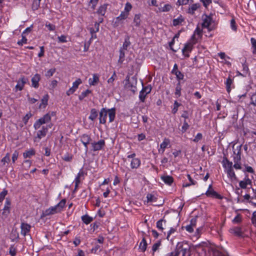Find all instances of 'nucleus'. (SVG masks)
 Listing matches in <instances>:
<instances>
[{"label": "nucleus", "mask_w": 256, "mask_h": 256, "mask_svg": "<svg viewBox=\"0 0 256 256\" xmlns=\"http://www.w3.org/2000/svg\"><path fill=\"white\" fill-rule=\"evenodd\" d=\"M200 7V4H192L189 7L188 12L191 14H194V12L197 10Z\"/></svg>", "instance_id": "25"}, {"label": "nucleus", "mask_w": 256, "mask_h": 256, "mask_svg": "<svg viewBox=\"0 0 256 256\" xmlns=\"http://www.w3.org/2000/svg\"><path fill=\"white\" fill-rule=\"evenodd\" d=\"M55 115L56 113L54 112L46 114L42 117L36 121L34 124V128L35 130H38L40 128L42 125L48 123L51 120L52 116H54Z\"/></svg>", "instance_id": "3"}, {"label": "nucleus", "mask_w": 256, "mask_h": 256, "mask_svg": "<svg viewBox=\"0 0 256 256\" xmlns=\"http://www.w3.org/2000/svg\"><path fill=\"white\" fill-rule=\"evenodd\" d=\"M232 162H229L227 158L225 157V168L228 167V176L232 180H234L236 179V177L232 168Z\"/></svg>", "instance_id": "8"}, {"label": "nucleus", "mask_w": 256, "mask_h": 256, "mask_svg": "<svg viewBox=\"0 0 256 256\" xmlns=\"http://www.w3.org/2000/svg\"><path fill=\"white\" fill-rule=\"evenodd\" d=\"M130 44L131 43L130 40V36H127L124 38V42L122 44V46L120 48L124 50H126L128 48L130 45Z\"/></svg>", "instance_id": "27"}, {"label": "nucleus", "mask_w": 256, "mask_h": 256, "mask_svg": "<svg viewBox=\"0 0 256 256\" xmlns=\"http://www.w3.org/2000/svg\"><path fill=\"white\" fill-rule=\"evenodd\" d=\"M189 127H190L189 124H188V122L185 120L184 122V124L182 128V132H186V130L189 128Z\"/></svg>", "instance_id": "60"}, {"label": "nucleus", "mask_w": 256, "mask_h": 256, "mask_svg": "<svg viewBox=\"0 0 256 256\" xmlns=\"http://www.w3.org/2000/svg\"><path fill=\"white\" fill-rule=\"evenodd\" d=\"M242 144H234L232 146L234 161L240 162L241 159Z\"/></svg>", "instance_id": "7"}, {"label": "nucleus", "mask_w": 256, "mask_h": 256, "mask_svg": "<svg viewBox=\"0 0 256 256\" xmlns=\"http://www.w3.org/2000/svg\"><path fill=\"white\" fill-rule=\"evenodd\" d=\"M242 73L240 74V75L242 76H249L250 74L249 69L248 68V66L246 64H242Z\"/></svg>", "instance_id": "33"}, {"label": "nucleus", "mask_w": 256, "mask_h": 256, "mask_svg": "<svg viewBox=\"0 0 256 256\" xmlns=\"http://www.w3.org/2000/svg\"><path fill=\"white\" fill-rule=\"evenodd\" d=\"M120 54H119V58L118 60V63L120 64H122L125 58V52L124 50L122 49H120L119 50Z\"/></svg>", "instance_id": "35"}, {"label": "nucleus", "mask_w": 256, "mask_h": 256, "mask_svg": "<svg viewBox=\"0 0 256 256\" xmlns=\"http://www.w3.org/2000/svg\"><path fill=\"white\" fill-rule=\"evenodd\" d=\"M102 246L99 244H96L94 248L91 250V252L93 254H96L98 252L101 250Z\"/></svg>", "instance_id": "49"}, {"label": "nucleus", "mask_w": 256, "mask_h": 256, "mask_svg": "<svg viewBox=\"0 0 256 256\" xmlns=\"http://www.w3.org/2000/svg\"><path fill=\"white\" fill-rule=\"evenodd\" d=\"M98 116V112L96 108H92L90 110V116L88 118L92 121H94Z\"/></svg>", "instance_id": "31"}, {"label": "nucleus", "mask_w": 256, "mask_h": 256, "mask_svg": "<svg viewBox=\"0 0 256 256\" xmlns=\"http://www.w3.org/2000/svg\"><path fill=\"white\" fill-rule=\"evenodd\" d=\"M226 90L229 93L232 88H234V86L233 84V79L228 77L226 80Z\"/></svg>", "instance_id": "24"}, {"label": "nucleus", "mask_w": 256, "mask_h": 256, "mask_svg": "<svg viewBox=\"0 0 256 256\" xmlns=\"http://www.w3.org/2000/svg\"><path fill=\"white\" fill-rule=\"evenodd\" d=\"M181 86L180 83L179 82L177 84L176 88V92H174V94L176 98H178L181 96Z\"/></svg>", "instance_id": "39"}, {"label": "nucleus", "mask_w": 256, "mask_h": 256, "mask_svg": "<svg viewBox=\"0 0 256 256\" xmlns=\"http://www.w3.org/2000/svg\"><path fill=\"white\" fill-rule=\"evenodd\" d=\"M250 42L252 44V53L254 54H256V39L254 38H250Z\"/></svg>", "instance_id": "40"}, {"label": "nucleus", "mask_w": 256, "mask_h": 256, "mask_svg": "<svg viewBox=\"0 0 256 256\" xmlns=\"http://www.w3.org/2000/svg\"><path fill=\"white\" fill-rule=\"evenodd\" d=\"M52 124H48L46 126H42L41 130H38L36 132V136L34 138V142H39L40 140L46 136L48 128H50Z\"/></svg>", "instance_id": "6"}, {"label": "nucleus", "mask_w": 256, "mask_h": 256, "mask_svg": "<svg viewBox=\"0 0 256 256\" xmlns=\"http://www.w3.org/2000/svg\"><path fill=\"white\" fill-rule=\"evenodd\" d=\"M162 180L166 184L171 186L174 182V178L170 176H161Z\"/></svg>", "instance_id": "22"}, {"label": "nucleus", "mask_w": 256, "mask_h": 256, "mask_svg": "<svg viewBox=\"0 0 256 256\" xmlns=\"http://www.w3.org/2000/svg\"><path fill=\"white\" fill-rule=\"evenodd\" d=\"M166 222V220L164 219H160V220H158L156 222V228L161 230H162L164 229L162 228V222Z\"/></svg>", "instance_id": "51"}, {"label": "nucleus", "mask_w": 256, "mask_h": 256, "mask_svg": "<svg viewBox=\"0 0 256 256\" xmlns=\"http://www.w3.org/2000/svg\"><path fill=\"white\" fill-rule=\"evenodd\" d=\"M140 14H136L134 16V26L136 27H139L140 25L141 20H140Z\"/></svg>", "instance_id": "34"}, {"label": "nucleus", "mask_w": 256, "mask_h": 256, "mask_svg": "<svg viewBox=\"0 0 256 256\" xmlns=\"http://www.w3.org/2000/svg\"><path fill=\"white\" fill-rule=\"evenodd\" d=\"M45 26L50 31H54L56 30V26L48 22H46Z\"/></svg>", "instance_id": "56"}, {"label": "nucleus", "mask_w": 256, "mask_h": 256, "mask_svg": "<svg viewBox=\"0 0 256 256\" xmlns=\"http://www.w3.org/2000/svg\"><path fill=\"white\" fill-rule=\"evenodd\" d=\"M80 140L82 142H90L92 141L91 137L87 134H83L80 136Z\"/></svg>", "instance_id": "28"}, {"label": "nucleus", "mask_w": 256, "mask_h": 256, "mask_svg": "<svg viewBox=\"0 0 256 256\" xmlns=\"http://www.w3.org/2000/svg\"><path fill=\"white\" fill-rule=\"evenodd\" d=\"M92 93V91L90 90H86V91L83 92L78 96V98L80 100H83L86 97L88 96L89 94Z\"/></svg>", "instance_id": "38"}, {"label": "nucleus", "mask_w": 256, "mask_h": 256, "mask_svg": "<svg viewBox=\"0 0 256 256\" xmlns=\"http://www.w3.org/2000/svg\"><path fill=\"white\" fill-rule=\"evenodd\" d=\"M48 94L45 95L42 99L41 104H40V107L43 105L44 107L45 108L48 104Z\"/></svg>", "instance_id": "45"}, {"label": "nucleus", "mask_w": 256, "mask_h": 256, "mask_svg": "<svg viewBox=\"0 0 256 256\" xmlns=\"http://www.w3.org/2000/svg\"><path fill=\"white\" fill-rule=\"evenodd\" d=\"M147 94L143 92L140 91L139 94V98L141 102H144L145 101V98Z\"/></svg>", "instance_id": "62"}, {"label": "nucleus", "mask_w": 256, "mask_h": 256, "mask_svg": "<svg viewBox=\"0 0 256 256\" xmlns=\"http://www.w3.org/2000/svg\"><path fill=\"white\" fill-rule=\"evenodd\" d=\"M179 6L186 5L190 2L191 4L193 2V0H178V2Z\"/></svg>", "instance_id": "52"}, {"label": "nucleus", "mask_w": 256, "mask_h": 256, "mask_svg": "<svg viewBox=\"0 0 256 256\" xmlns=\"http://www.w3.org/2000/svg\"><path fill=\"white\" fill-rule=\"evenodd\" d=\"M31 226L25 222H22L20 225L21 234L24 236H26L30 232Z\"/></svg>", "instance_id": "13"}, {"label": "nucleus", "mask_w": 256, "mask_h": 256, "mask_svg": "<svg viewBox=\"0 0 256 256\" xmlns=\"http://www.w3.org/2000/svg\"><path fill=\"white\" fill-rule=\"evenodd\" d=\"M170 144V140L166 138H164L162 142L160 144V148L158 150L159 153H160V150H162V154H163L165 150V149Z\"/></svg>", "instance_id": "20"}, {"label": "nucleus", "mask_w": 256, "mask_h": 256, "mask_svg": "<svg viewBox=\"0 0 256 256\" xmlns=\"http://www.w3.org/2000/svg\"><path fill=\"white\" fill-rule=\"evenodd\" d=\"M56 68H52L48 70L45 74V76L48 78H50L53 76L54 73L56 72Z\"/></svg>", "instance_id": "44"}, {"label": "nucleus", "mask_w": 256, "mask_h": 256, "mask_svg": "<svg viewBox=\"0 0 256 256\" xmlns=\"http://www.w3.org/2000/svg\"><path fill=\"white\" fill-rule=\"evenodd\" d=\"M181 105V104L178 102L176 100H175L174 104V108L172 110V113L173 114H176L178 110V107Z\"/></svg>", "instance_id": "43"}, {"label": "nucleus", "mask_w": 256, "mask_h": 256, "mask_svg": "<svg viewBox=\"0 0 256 256\" xmlns=\"http://www.w3.org/2000/svg\"><path fill=\"white\" fill-rule=\"evenodd\" d=\"M184 19L183 16L180 15L178 18H174L172 20V24L174 26H177L182 24Z\"/></svg>", "instance_id": "29"}, {"label": "nucleus", "mask_w": 256, "mask_h": 256, "mask_svg": "<svg viewBox=\"0 0 256 256\" xmlns=\"http://www.w3.org/2000/svg\"><path fill=\"white\" fill-rule=\"evenodd\" d=\"M146 246H147L146 241L145 238H144L140 244L139 248L142 252H144L146 251Z\"/></svg>", "instance_id": "36"}, {"label": "nucleus", "mask_w": 256, "mask_h": 256, "mask_svg": "<svg viewBox=\"0 0 256 256\" xmlns=\"http://www.w3.org/2000/svg\"><path fill=\"white\" fill-rule=\"evenodd\" d=\"M140 164V160L138 158H132L130 162V166L132 168H138Z\"/></svg>", "instance_id": "23"}, {"label": "nucleus", "mask_w": 256, "mask_h": 256, "mask_svg": "<svg viewBox=\"0 0 256 256\" xmlns=\"http://www.w3.org/2000/svg\"><path fill=\"white\" fill-rule=\"evenodd\" d=\"M92 150L94 152L100 150L105 146L104 140H100L98 142H91Z\"/></svg>", "instance_id": "10"}, {"label": "nucleus", "mask_w": 256, "mask_h": 256, "mask_svg": "<svg viewBox=\"0 0 256 256\" xmlns=\"http://www.w3.org/2000/svg\"><path fill=\"white\" fill-rule=\"evenodd\" d=\"M250 104L256 107V92L250 97Z\"/></svg>", "instance_id": "50"}, {"label": "nucleus", "mask_w": 256, "mask_h": 256, "mask_svg": "<svg viewBox=\"0 0 256 256\" xmlns=\"http://www.w3.org/2000/svg\"><path fill=\"white\" fill-rule=\"evenodd\" d=\"M226 20L230 22V28L234 32L237 30V25L236 22L235 18L231 15L228 14L226 16Z\"/></svg>", "instance_id": "14"}, {"label": "nucleus", "mask_w": 256, "mask_h": 256, "mask_svg": "<svg viewBox=\"0 0 256 256\" xmlns=\"http://www.w3.org/2000/svg\"><path fill=\"white\" fill-rule=\"evenodd\" d=\"M99 82V76L98 74H94L92 75V78H90L88 83L90 86H96Z\"/></svg>", "instance_id": "21"}, {"label": "nucleus", "mask_w": 256, "mask_h": 256, "mask_svg": "<svg viewBox=\"0 0 256 256\" xmlns=\"http://www.w3.org/2000/svg\"><path fill=\"white\" fill-rule=\"evenodd\" d=\"M174 74L176 76V78L178 80H182L184 79V75L180 71L174 72Z\"/></svg>", "instance_id": "63"}, {"label": "nucleus", "mask_w": 256, "mask_h": 256, "mask_svg": "<svg viewBox=\"0 0 256 256\" xmlns=\"http://www.w3.org/2000/svg\"><path fill=\"white\" fill-rule=\"evenodd\" d=\"M82 83V81L80 78H78L76 80L75 82H74L72 84V87L75 89L76 90L79 85Z\"/></svg>", "instance_id": "57"}, {"label": "nucleus", "mask_w": 256, "mask_h": 256, "mask_svg": "<svg viewBox=\"0 0 256 256\" xmlns=\"http://www.w3.org/2000/svg\"><path fill=\"white\" fill-rule=\"evenodd\" d=\"M128 16L126 14H124V12H121L120 15L116 18L113 21V25L114 27H118L120 24H122L123 23V20H126Z\"/></svg>", "instance_id": "9"}, {"label": "nucleus", "mask_w": 256, "mask_h": 256, "mask_svg": "<svg viewBox=\"0 0 256 256\" xmlns=\"http://www.w3.org/2000/svg\"><path fill=\"white\" fill-rule=\"evenodd\" d=\"M137 78L135 76L130 78V76L128 75L124 80V88L126 90L130 91L134 94L137 91Z\"/></svg>", "instance_id": "2"}, {"label": "nucleus", "mask_w": 256, "mask_h": 256, "mask_svg": "<svg viewBox=\"0 0 256 256\" xmlns=\"http://www.w3.org/2000/svg\"><path fill=\"white\" fill-rule=\"evenodd\" d=\"M22 38L18 42V44L19 46H22L23 44H26L28 40L26 38V35L24 34H22Z\"/></svg>", "instance_id": "53"}, {"label": "nucleus", "mask_w": 256, "mask_h": 256, "mask_svg": "<svg viewBox=\"0 0 256 256\" xmlns=\"http://www.w3.org/2000/svg\"><path fill=\"white\" fill-rule=\"evenodd\" d=\"M10 162V154L9 153H7L5 156L4 157L2 160L1 162L2 163L3 165H5L6 163H8Z\"/></svg>", "instance_id": "46"}, {"label": "nucleus", "mask_w": 256, "mask_h": 256, "mask_svg": "<svg viewBox=\"0 0 256 256\" xmlns=\"http://www.w3.org/2000/svg\"><path fill=\"white\" fill-rule=\"evenodd\" d=\"M8 194V190L6 189H4L0 193V202H2L4 199L5 196Z\"/></svg>", "instance_id": "59"}, {"label": "nucleus", "mask_w": 256, "mask_h": 256, "mask_svg": "<svg viewBox=\"0 0 256 256\" xmlns=\"http://www.w3.org/2000/svg\"><path fill=\"white\" fill-rule=\"evenodd\" d=\"M66 203V199H62L58 204L54 206H52L45 211V214L46 216L54 214L61 212L64 207Z\"/></svg>", "instance_id": "4"}, {"label": "nucleus", "mask_w": 256, "mask_h": 256, "mask_svg": "<svg viewBox=\"0 0 256 256\" xmlns=\"http://www.w3.org/2000/svg\"><path fill=\"white\" fill-rule=\"evenodd\" d=\"M251 222L252 224L254 226H256V210L254 211L252 216L251 218Z\"/></svg>", "instance_id": "61"}, {"label": "nucleus", "mask_w": 256, "mask_h": 256, "mask_svg": "<svg viewBox=\"0 0 256 256\" xmlns=\"http://www.w3.org/2000/svg\"><path fill=\"white\" fill-rule=\"evenodd\" d=\"M82 220L84 224H88L92 221L93 218L87 214H86L82 216Z\"/></svg>", "instance_id": "37"}, {"label": "nucleus", "mask_w": 256, "mask_h": 256, "mask_svg": "<svg viewBox=\"0 0 256 256\" xmlns=\"http://www.w3.org/2000/svg\"><path fill=\"white\" fill-rule=\"evenodd\" d=\"M172 256H190V248H184L182 246H178L174 251L170 252Z\"/></svg>", "instance_id": "5"}, {"label": "nucleus", "mask_w": 256, "mask_h": 256, "mask_svg": "<svg viewBox=\"0 0 256 256\" xmlns=\"http://www.w3.org/2000/svg\"><path fill=\"white\" fill-rule=\"evenodd\" d=\"M161 245V242L160 240L158 241L156 243H155L152 248V250L154 252H156Z\"/></svg>", "instance_id": "64"}, {"label": "nucleus", "mask_w": 256, "mask_h": 256, "mask_svg": "<svg viewBox=\"0 0 256 256\" xmlns=\"http://www.w3.org/2000/svg\"><path fill=\"white\" fill-rule=\"evenodd\" d=\"M36 151L34 149L31 148L28 150L26 151V152L23 153V156L24 158H31L32 156L35 155Z\"/></svg>", "instance_id": "30"}, {"label": "nucleus", "mask_w": 256, "mask_h": 256, "mask_svg": "<svg viewBox=\"0 0 256 256\" xmlns=\"http://www.w3.org/2000/svg\"><path fill=\"white\" fill-rule=\"evenodd\" d=\"M248 185L252 186V181L248 178V175L246 174L244 180L240 182L239 186L241 188L246 189Z\"/></svg>", "instance_id": "12"}, {"label": "nucleus", "mask_w": 256, "mask_h": 256, "mask_svg": "<svg viewBox=\"0 0 256 256\" xmlns=\"http://www.w3.org/2000/svg\"><path fill=\"white\" fill-rule=\"evenodd\" d=\"M229 232L230 234H234L238 237H242L243 232L240 227L235 226L230 229Z\"/></svg>", "instance_id": "16"}, {"label": "nucleus", "mask_w": 256, "mask_h": 256, "mask_svg": "<svg viewBox=\"0 0 256 256\" xmlns=\"http://www.w3.org/2000/svg\"><path fill=\"white\" fill-rule=\"evenodd\" d=\"M11 204V202L10 200L8 198H6V200L5 202L4 206L3 208V212H2V214L3 216H7L8 214L10 212V206Z\"/></svg>", "instance_id": "17"}, {"label": "nucleus", "mask_w": 256, "mask_h": 256, "mask_svg": "<svg viewBox=\"0 0 256 256\" xmlns=\"http://www.w3.org/2000/svg\"><path fill=\"white\" fill-rule=\"evenodd\" d=\"M147 202H155L157 200V198L154 195L148 194L146 196Z\"/></svg>", "instance_id": "42"}, {"label": "nucleus", "mask_w": 256, "mask_h": 256, "mask_svg": "<svg viewBox=\"0 0 256 256\" xmlns=\"http://www.w3.org/2000/svg\"><path fill=\"white\" fill-rule=\"evenodd\" d=\"M216 192L212 189V185L210 184L208 189L206 190L205 194L208 197L214 198L216 194Z\"/></svg>", "instance_id": "26"}, {"label": "nucleus", "mask_w": 256, "mask_h": 256, "mask_svg": "<svg viewBox=\"0 0 256 256\" xmlns=\"http://www.w3.org/2000/svg\"><path fill=\"white\" fill-rule=\"evenodd\" d=\"M202 18L203 20V22L202 23V26L203 28H208L212 20V18L210 16L204 15L202 16Z\"/></svg>", "instance_id": "18"}, {"label": "nucleus", "mask_w": 256, "mask_h": 256, "mask_svg": "<svg viewBox=\"0 0 256 256\" xmlns=\"http://www.w3.org/2000/svg\"><path fill=\"white\" fill-rule=\"evenodd\" d=\"M9 253L11 256H16V248L14 246V245L10 246L9 248Z\"/></svg>", "instance_id": "55"}, {"label": "nucleus", "mask_w": 256, "mask_h": 256, "mask_svg": "<svg viewBox=\"0 0 256 256\" xmlns=\"http://www.w3.org/2000/svg\"><path fill=\"white\" fill-rule=\"evenodd\" d=\"M108 6V4H104L100 6L97 11V13L102 16H104L106 12Z\"/></svg>", "instance_id": "32"}, {"label": "nucleus", "mask_w": 256, "mask_h": 256, "mask_svg": "<svg viewBox=\"0 0 256 256\" xmlns=\"http://www.w3.org/2000/svg\"><path fill=\"white\" fill-rule=\"evenodd\" d=\"M28 80V79L26 78L24 76H22L18 80V84L15 87L16 88L19 90H22L23 89L24 84L26 83Z\"/></svg>", "instance_id": "15"}, {"label": "nucleus", "mask_w": 256, "mask_h": 256, "mask_svg": "<svg viewBox=\"0 0 256 256\" xmlns=\"http://www.w3.org/2000/svg\"><path fill=\"white\" fill-rule=\"evenodd\" d=\"M40 80V76L39 74H36L32 78V86L34 88H38L39 86V82Z\"/></svg>", "instance_id": "19"}, {"label": "nucleus", "mask_w": 256, "mask_h": 256, "mask_svg": "<svg viewBox=\"0 0 256 256\" xmlns=\"http://www.w3.org/2000/svg\"><path fill=\"white\" fill-rule=\"evenodd\" d=\"M116 114V108H113L110 109L102 108L100 112V123L105 124L106 122L107 116H108L109 122H112L115 118Z\"/></svg>", "instance_id": "1"}, {"label": "nucleus", "mask_w": 256, "mask_h": 256, "mask_svg": "<svg viewBox=\"0 0 256 256\" xmlns=\"http://www.w3.org/2000/svg\"><path fill=\"white\" fill-rule=\"evenodd\" d=\"M132 8V4L128 2L126 3L125 8H124V11L122 12H124V14H126L128 16L129 15V12L131 10Z\"/></svg>", "instance_id": "41"}, {"label": "nucleus", "mask_w": 256, "mask_h": 256, "mask_svg": "<svg viewBox=\"0 0 256 256\" xmlns=\"http://www.w3.org/2000/svg\"><path fill=\"white\" fill-rule=\"evenodd\" d=\"M213 256H224L222 252H220L218 248L212 250Z\"/></svg>", "instance_id": "54"}, {"label": "nucleus", "mask_w": 256, "mask_h": 256, "mask_svg": "<svg viewBox=\"0 0 256 256\" xmlns=\"http://www.w3.org/2000/svg\"><path fill=\"white\" fill-rule=\"evenodd\" d=\"M193 48V44L189 42L184 44V48L182 49V54L186 57L189 58V53L190 52Z\"/></svg>", "instance_id": "11"}, {"label": "nucleus", "mask_w": 256, "mask_h": 256, "mask_svg": "<svg viewBox=\"0 0 256 256\" xmlns=\"http://www.w3.org/2000/svg\"><path fill=\"white\" fill-rule=\"evenodd\" d=\"M32 116V114L30 112L26 114V115L23 118L22 121L25 124H26L28 120L30 117Z\"/></svg>", "instance_id": "58"}, {"label": "nucleus", "mask_w": 256, "mask_h": 256, "mask_svg": "<svg viewBox=\"0 0 256 256\" xmlns=\"http://www.w3.org/2000/svg\"><path fill=\"white\" fill-rule=\"evenodd\" d=\"M152 90V86L150 85H148L146 86H143L142 90H140L142 92H143L146 94H148Z\"/></svg>", "instance_id": "48"}, {"label": "nucleus", "mask_w": 256, "mask_h": 256, "mask_svg": "<svg viewBox=\"0 0 256 256\" xmlns=\"http://www.w3.org/2000/svg\"><path fill=\"white\" fill-rule=\"evenodd\" d=\"M242 217L241 214H237L235 218L232 220L234 224H239L242 222Z\"/></svg>", "instance_id": "47"}]
</instances>
